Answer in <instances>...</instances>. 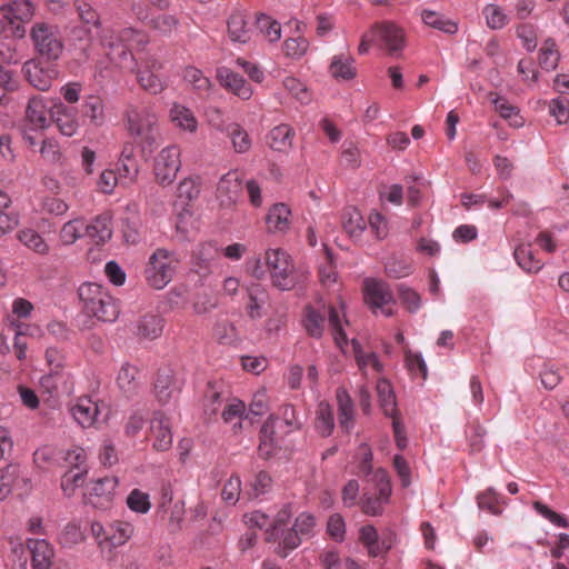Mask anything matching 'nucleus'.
I'll return each instance as SVG.
<instances>
[{"instance_id": "39", "label": "nucleus", "mask_w": 569, "mask_h": 569, "mask_svg": "<svg viewBox=\"0 0 569 569\" xmlns=\"http://www.w3.org/2000/svg\"><path fill=\"white\" fill-rule=\"evenodd\" d=\"M513 256L519 267L527 272H538L541 269L540 261L535 259L530 244L518 246Z\"/></svg>"}, {"instance_id": "30", "label": "nucleus", "mask_w": 569, "mask_h": 569, "mask_svg": "<svg viewBox=\"0 0 569 569\" xmlns=\"http://www.w3.org/2000/svg\"><path fill=\"white\" fill-rule=\"evenodd\" d=\"M86 234L92 238L96 243H104L112 234L110 218L108 216L97 217L90 224L86 226Z\"/></svg>"}, {"instance_id": "18", "label": "nucleus", "mask_w": 569, "mask_h": 569, "mask_svg": "<svg viewBox=\"0 0 569 569\" xmlns=\"http://www.w3.org/2000/svg\"><path fill=\"white\" fill-rule=\"evenodd\" d=\"M291 210L283 203H274L266 217V222L269 232H286L289 230L291 221Z\"/></svg>"}, {"instance_id": "53", "label": "nucleus", "mask_w": 569, "mask_h": 569, "mask_svg": "<svg viewBox=\"0 0 569 569\" xmlns=\"http://www.w3.org/2000/svg\"><path fill=\"white\" fill-rule=\"evenodd\" d=\"M360 540L365 543L371 556L377 557L381 553L382 548L380 547L378 532L373 526L367 525L360 529Z\"/></svg>"}, {"instance_id": "50", "label": "nucleus", "mask_w": 569, "mask_h": 569, "mask_svg": "<svg viewBox=\"0 0 569 569\" xmlns=\"http://www.w3.org/2000/svg\"><path fill=\"white\" fill-rule=\"evenodd\" d=\"M222 405V398L220 391L217 389L216 383L208 382L207 390L204 393L203 410L208 416H214L219 411Z\"/></svg>"}, {"instance_id": "11", "label": "nucleus", "mask_w": 569, "mask_h": 569, "mask_svg": "<svg viewBox=\"0 0 569 569\" xmlns=\"http://www.w3.org/2000/svg\"><path fill=\"white\" fill-rule=\"evenodd\" d=\"M179 391L173 371L169 368L159 369L153 383V393L160 405H167Z\"/></svg>"}, {"instance_id": "12", "label": "nucleus", "mask_w": 569, "mask_h": 569, "mask_svg": "<svg viewBox=\"0 0 569 569\" xmlns=\"http://www.w3.org/2000/svg\"><path fill=\"white\" fill-rule=\"evenodd\" d=\"M27 548L31 555L33 569H50L53 566L54 551L46 539H28Z\"/></svg>"}, {"instance_id": "64", "label": "nucleus", "mask_w": 569, "mask_h": 569, "mask_svg": "<svg viewBox=\"0 0 569 569\" xmlns=\"http://www.w3.org/2000/svg\"><path fill=\"white\" fill-rule=\"evenodd\" d=\"M151 27L162 34L171 33L179 24V20L171 14H160L150 21Z\"/></svg>"}, {"instance_id": "43", "label": "nucleus", "mask_w": 569, "mask_h": 569, "mask_svg": "<svg viewBox=\"0 0 569 569\" xmlns=\"http://www.w3.org/2000/svg\"><path fill=\"white\" fill-rule=\"evenodd\" d=\"M170 117L176 124L184 130L194 131L197 120L193 113L183 106L174 104L170 110Z\"/></svg>"}, {"instance_id": "44", "label": "nucleus", "mask_w": 569, "mask_h": 569, "mask_svg": "<svg viewBox=\"0 0 569 569\" xmlns=\"http://www.w3.org/2000/svg\"><path fill=\"white\" fill-rule=\"evenodd\" d=\"M280 538L282 540L276 548V553L281 558L288 557L289 551L298 548L301 543V536L292 527L286 531L281 529Z\"/></svg>"}, {"instance_id": "62", "label": "nucleus", "mask_w": 569, "mask_h": 569, "mask_svg": "<svg viewBox=\"0 0 569 569\" xmlns=\"http://www.w3.org/2000/svg\"><path fill=\"white\" fill-rule=\"evenodd\" d=\"M329 325L332 329L333 338L337 346L342 347V345H347V335L342 328L339 312L332 306L329 308Z\"/></svg>"}, {"instance_id": "19", "label": "nucleus", "mask_w": 569, "mask_h": 569, "mask_svg": "<svg viewBox=\"0 0 569 569\" xmlns=\"http://www.w3.org/2000/svg\"><path fill=\"white\" fill-rule=\"evenodd\" d=\"M329 72L338 81H350L357 77L355 59L348 53L335 54L329 66Z\"/></svg>"}, {"instance_id": "26", "label": "nucleus", "mask_w": 569, "mask_h": 569, "mask_svg": "<svg viewBox=\"0 0 569 569\" xmlns=\"http://www.w3.org/2000/svg\"><path fill=\"white\" fill-rule=\"evenodd\" d=\"M47 107L40 97L30 98L26 108V119L33 127V129H44L49 126V120L46 116Z\"/></svg>"}, {"instance_id": "27", "label": "nucleus", "mask_w": 569, "mask_h": 569, "mask_svg": "<svg viewBox=\"0 0 569 569\" xmlns=\"http://www.w3.org/2000/svg\"><path fill=\"white\" fill-rule=\"evenodd\" d=\"M377 393L379 398L380 408L387 417H398L396 395L388 380H379L377 383Z\"/></svg>"}, {"instance_id": "20", "label": "nucleus", "mask_w": 569, "mask_h": 569, "mask_svg": "<svg viewBox=\"0 0 569 569\" xmlns=\"http://www.w3.org/2000/svg\"><path fill=\"white\" fill-rule=\"evenodd\" d=\"M81 114L94 127H101L106 122L104 102L100 96L89 94L81 104Z\"/></svg>"}, {"instance_id": "10", "label": "nucleus", "mask_w": 569, "mask_h": 569, "mask_svg": "<svg viewBox=\"0 0 569 569\" xmlns=\"http://www.w3.org/2000/svg\"><path fill=\"white\" fill-rule=\"evenodd\" d=\"M128 130L132 136H141L157 126L158 119L154 113L148 109H138L129 106L126 110Z\"/></svg>"}, {"instance_id": "1", "label": "nucleus", "mask_w": 569, "mask_h": 569, "mask_svg": "<svg viewBox=\"0 0 569 569\" xmlns=\"http://www.w3.org/2000/svg\"><path fill=\"white\" fill-rule=\"evenodd\" d=\"M78 296L83 310L100 321L113 322L119 316L117 301L101 284L94 282L82 283L78 289Z\"/></svg>"}, {"instance_id": "38", "label": "nucleus", "mask_w": 569, "mask_h": 569, "mask_svg": "<svg viewBox=\"0 0 569 569\" xmlns=\"http://www.w3.org/2000/svg\"><path fill=\"white\" fill-rule=\"evenodd\" d=\"M256 28L270 41L276 42L281 37V26L277 20L264 13L257 14Z\"/></svg>"}, {"instance_id": "41", "label": "nucleus", "mask_w": 569, "mask_h": 569, "mask_svg": "<svg viewBox=\"0 0 569 569\" xmlns=\"http://www.w3.org/2000/svg\"><path fill=\"white\" fill-rule=\"evenodd\" d=\"M421 18L427 26L443 31L446 33L453 34L458 30V26L456 22L446 19L443 16L435 11L423 10L421 12Z\"/></svg>"}, {"instance_id": "35", "label": "nucleus", "mask_w": 569, "mask_h": 569, "mask_svg": "<svg viewBox=\"0 0 569 569\" xmlns=\"http://www.w3.org/2000/svg\"><path fill=\"white\" fill-rule=\"evenodd\" d=\"M489 97L491 98V102L493 103L496 111L499 112L502 118L510 120L511 126L520 127L522 124V119L518 116L519 110L517 107L510 104L503 97H493L492 92Z\"/></svg>"}, {"instance_id": "21", "label": "nucleus", "mask_w": 569, "mask_h": 569, "mask_svg": "<svg viewBox=\"0 0 569 569\" xmlns=\"http://www.w3.org/2000/svg\"><path fill=\"white\" fill-rule=\"evenodd\" d=\"M51 118L63 136L72 137L78 130V121L72 109L60 103L51 111Z\"/></svg>"}, {"instance_id": "6", "label": "nucleus", "mask_w": 569, "mask_h": 569, "mask_svg": "<svg viewBox=\"0 0 569 569\" xmlns=\"http://www.w3.org/2000/svg\"><path fill=\"white\" fill-rule=\"evenodd\" d=\"M181 166L180 150L177 146H169L160 151L154 159V177L159 184H171Z\"/></svg>"}, {"instance_id": "58", "label": "nucleus", "mask_w": 569, "mask_h": 569, "mask_svg": "<svg viewBox=\"0 0 569 569\" xmlns=\"http://www.w3.org/2000/svg\"><path fill=\"white\" fill-rule=\"evenodd\" d=\"M41 157L49 163L61 164L62 153L58 143L52 139H44L40 148Z\"/></svg>"}, {"instance_id": "37", "label": "nucleus", "mask_w": 569, "mask_h": 569, "mask_svg": "<svg viewBox=\"0 0 569 569\" xmlns=\"http://www.w3.org/2000/svg\"><path fill=\"white\" fill-rule=\"evenodd\" d=\"M292 517L291 503H286L277 513L274 520L267 528V541H277L280 539V531L288 525Z\"/></svg>"}, {"instance_id": "5", "label": "nucleus", "mask_w": 569, "mask_h": 569, "mask_svg": "<svg viewBox=\"0 0 569 569\" xmlns=\"http://www.w3.org/2000/svg\"><path fill=\"white\" fill-rule=\"evenodd\" d=\"M43 59L32 58L23 63L22 73L24 79L36 89L47 91L50 89L52 81L58 78L59 70L56 64L48 62L44 66Z\"/></svg>"}, {"instance_id": "59", "label": "nucleus", "mask_w": 569, "mask_h": 569, "mask_svg": "<svg viewBox=\"0 0 569 569\" xmlns=\"http://www.w3.org/2000/svg\"><path fill=\"white\" fill-rule=\"evenodd\" d=\"M327 533L338 542L345 540L346 523L340 513H333L329 517L327 522Z\"/></svg>"}, {"instance_id": "42", "label": "nucleus", "mask_w": 569, "mask_h": 569, "mask_svg": "<svg viewBox=\"0 0 569 569\" xmlns=\"http://www.w3.org/2000/svg\"><path fill=\"white\" fill-rule=\"evenodd\" d=\"M137 80L140 87L151 94H158L164 89V83L160 77L156 72H151L149 70L138 69Z\"/></svg>"}, {"instance_id": "51", "label": "nucleus", "mask_w": 569, "mask_h": 569, "mask_svg": "<svg viewBox=\"0 0 569 569\" xmlns=\"http://www.w3.org/2000/svg\"><path fill=\"white\" fill-rule=\"evenodd\" d=\"M18 239L28 248L32 249L38 253H47L48 246L43 238L34 230L27 229L18 233Z\"/></svg>"}, {"instance_id": "57", "label": "nucleus", "mask_w": 569, "mask_h": 569, "mask_svg": "<svg viewBox=\"0 0 569 569\" xmlns=\"http://www.w3.org/2000/svg\"><path fill=\"white\" fill-rule=\"evenodd\" d=\"M183 77L199 92H206L211 87L210 80L207 77L203 76L201 70H199V69H197L194 67H188L184 70V76Z\"/></svg>"}, {"instance_id": "7", "label": "nucleus", "mask_w": 569, "mask_h": 569, "mask_svg": "<svg viewBox=\"0 0 569 569\" xmlns=\"http://www.w3.org/2000/svg\"><path fill=\"white\" fill-rule=\"evenodd\" d=\"M370 33L377 42L385 46L390 54L401 51L405 47V34L401 28L391 21L376 22Z\"/></svg>"}, {"instance_id": "2", "label": "nucleus", "mask_w": 569, "mask_h": 569, "mask_svg": "<svg viewBox=\"0 0 569 569\" xmlns=\"http://www.w3.org/2000/svg\"><path fill=\"white\" fill-rule=\"evenodd\" d=\"M34 52L46 62L57 61L63 52L58 28L48 22H36L29 32Z\"/></svg>"}, {"instance_id": "24", "label": "nucleus", "mask_w": 569, "mask_h": 569, "mask_svg": "<svg viewBox=\"0 0 569 569\" xmlns=\"http://www.w3.org/2000/svg\"><path fill=\"white\" fill-rule=\"evenodd\" d=\"M139 370L134 366L128 363L123 365L119 371L117 383L127 398L134 397L139 389L140 383L138 381Z\"/></svg>"}, {"instance_id": "8", "label": "nucleus", "mask_w": 569, "mask_h": 569, "mask_svg": "<svg viewBox=\"0 0 569 569\" xmlns=\"http://www.w3.org/2000/svg\"><path fill=\"white\" fill-rule=\"evenodd\" d=\"M365 300L373 312H376L377 309H381L387 317L392 315L390 309H383L385 306L393 302L392 292L386 282L370 278L366 279Z\"/></svg>"}, {"instance_id": "15", "label": "nucleus", "mask_w": 569, "mask_h": 569, "mask_svg": "<svg viewBox=\"0 0 569 569\" xmlns=\"http://www.w3.org/2000/svg\"><path fill=\"white\" fill-rule=\"evenodd\" d=\"M218 78L221 84L237 94L243 100H248L252 96L250 84L238 73L228 68L218 70Z\"/></svg>"}, {"instance_id": "46", "label": "nucleus", "mask_w": 569, "mask_h": 569, "mask_svg": "<svg viewBox=\"0 0 569 569\" xmlns=\"http://www.w3.org/2000/svg\"><path fill=\"white\" fill-rule=\"evenodd\" d=\"M559 53L552 39H547L539 53V64L542 69L550 71L558 66Z\"/></svg>"}, {"instance_id": "17", "label": "nucleus", "mask_w": 569, "mask_h": 569, "mask_svg": "<svg viewBox=\"0 0 569 569\" xmlns=\"http://www.w3.org/2000/svg\"><path fill=\"white\" fill-rule=\"evenodd\" d=\"M0 12L8 22H28L33 17L34 8L30 0H10L1 6Z\"/></svg>"}, {"instance_id": "36", "label": "nucleus", "mask_w": 569, "mask_h": 569, "mask_svg": "<svg viewBox=\"0 0 569 569\" xmlns=\"http://www.w3.org/2000/svg\"><path fill=\"white\" fill-rule=\"evenodd\" d=\"M87 475L88 469H69L66 471L61 478V489L64 496L72 497L76 489L83 486Z\"/></svg>"}, {"instance_id": "45", "label": "nucleus", "mask_w": 569, "mask_h": 569, "mask_svg": "<svg viewBox=\"0 0 569 569\" xmlns=\"http://www.w3.org/2000/svg\"><path fill=\"white\" fill-rule=\"evenodd\" d=\"M18 465H8L0 471V501L4 500L16 488Z\"/></svg>"}, {"instance_id": "14", "label": "nucleus", "mask_w": 569, "mask_h": 569, "mask_svg": "<svg viewBox=\"0 0 569 569\" xmlns=\"http://www.w3.org/2000/svg\"><path fill=\"white\" fill-rule=\"evenodd\" d=\"M336 399L338 403V420L339 427L346 433H349L353 428V401L346 388L339 387L336 390Z\"/></svg>"}, {"instance_id": "22", "label": "nucleus", "mask_w": 569, "mask_h": 569, "mask_svg": "<svg viewBox=\"0 0 569 569\" xmlns=\"http://www.w3.org/2000/svg\"><path fill=\"white\" fill-rule=\"evenodd\" d=\"M293 136V129L289 124L282 123L270 130L267 143L274 151L288 152L292 147Z\"/></svg>"}, {"instance_id": "3", "label": "nucleus", "mask_w": 569, "mask_h": 569, "mask_svg": "<svg viewBox=\"0 0 569 569\" xmlns=\"http://www.w3.org/2000/svg\"><path fill=\"white\" fill-rule=\"evenodd\" d=\"M266 266L271 274L272 284L280 290H291L299 278L291 257L282 249H269L264 254Z\"/></svg>"}, {"instance_id": "34", "label": "nucleus", "mask_w": 569, "mask_h": 569, "mask_svg": "<svg viewBox=\"0 0 569 569\" xmlns=\"http://www.w3.org/2000/svg\"><path fill=\"white\" fill-rule=\"evenodd\" d=\"M342 227L349 236L359 237L366 229V221L356 208L349 207L343 211Z\"/></svg>"}, {"instance_id": "9", "label": "nucleus", "mask_w": 569, "mask_h": 569, "mask_svg": "<svg viewBox=\"0 0 569 569\" xmlns=\"http://www.w3.org/2000/svg\"><path fill=\"white\" fill-rule=\"evenodd\" d=\"M118 480L113 477H104L93 482L89 492L84 496L86 502L96 509L107 510L111 507Z\"/></svg>"}, {"instance_id": "60", "label": "nucleus", "mask_w": 569, "mask_h": 569, "mask_svg": "<svg viewBox=\"0 0 569 569\" xmlns=\"http://www.w3.org/2000/svg\"><path fill=\"white\" fill-rule=\"evenodd\" d=\"M60 449L44 446L34 451L33 460L38 466L43 463L60 466Z\"/></svg>"}, {"instance_id": "25", "label": "nucleus", "mask_w": 569, "mask_h": 569, "mask_svg": "<svg viewBox=\"0 0 569 569\" xmlns=\"http://www.w3.org/2000/svg\"><path fill=\"white\" fill-rule=\"evenodd\" d=\"M315 428L321 437L327 438L331 436L335 429V417L333 409L329 402H319L316 411Z\"/></svg>"}, {"instance_id": "61", "label": "nucleus", "mask_w": 569, "mask_h": 569, "mask_svg": "<svg viewBox=\"0 0 569 569\" xmlns=\"http://www.w3.org/2000/svg\"><path fill=\"white\" fill-rule=\"evenodd\" d=\"M241 492V480L238 476H231L224 483L221 498L223 501L230 505H236Z\"/></svg>"}, {"instance_id": "31", "label": "nucleus", "mask_w": 569, "mask_h": 569, "mask_svg": "<svg viewBox=\"0 0 569 569\" xmlns=\"http://www.w3.org/2000/svg\"><path fill=\"white\" fill-rule=\"evenodd\" d=\"M71 413L79 425L88 427L93 423L98 408L91 400L80 399L79 402L71 408Z\"/></svg>"}, {"instance_id": "16", "label": "nucleus", "mask_w": 569, "mask_h": 569, "mask_svg": "<svg viewBox=\"0 0 569 569\" xmlns=\"http://www.w3.org/2000/svg\"><path fill=\"white\" fill-rule=\"evenodd\" d=\"M242 190L241 181L236 173H227L221 177L217 186V194L221 203L230 206L237 202Z\"/></svg>"}, {"instance_id": "28", "label": "nucleus", "mask_w": 569, "mask_h": 569, "mask_svg": "<svg viewBox=\"0 0 569 569\" xmlns=\"http://www.w3.org/2000/svg\"><path fill=\"white\" fill-rule=\"evenodd\" d=\"M133 527L129 522L116 521L107 528L106 541L111 547H119L124 545L132 536Z\"/></svg>"}, {"instance_id": "63", "label": "nucleus", "mask_w": 569, "mask_h": 569, "mask_svg": "<svg viewBox=\"0 0 569 569\" xmlns=\"http://www.w3.org/2000/svg\"><path fill=\"white\" fill-rule=\"evenodd\" d=\"M127 505L132 511L140 513H146L151 507L148 495L139 489L130 492L127 498Z\"/></svg>"}, {"instance_id": "47", "label": "nucleus", "mask_w": 569, "mask_h": 569, "mask_svg": "<svg viewBox=\"0 0 569 569\" xmlns=\"http://www.w3.org/2000/svg\"><path fill=\"white\" fill-rule=\"evenodd\" d=\"M74 8L78 12L81 24L91 27L96 29V31L100 29V16L91 4L87 2H74Z\"/></svg>"}, {"instance_id": "23", "label": "nucleus", "mask_w": 569, "mask_h": 569, "mask_svg": "<svg viewBox=\"0 0 569 569\" xmlns=\"http://www.w3.org/2000/svg\"><path fill=\"white\" fill-rule=\"evenodd\" d=\"M228 34L233 42L247 43L251 40V29L248 26L246 16L240 12L230 14L228 21Z\"/></svg>"}, {"instance_id": "13", "label": "nucleus", "mask_w": 569, "mask_h": 569, "mask_svg": "<svg viewBox=\"0 0 569 569\" xmlns=\"http://www.w3.org/2000/svg\"><path fill=\"white\" fill-rule=\"evenodd\" d=\"M151 431L154 435L153 448L157 451H167L172 445V433L169 419L162 411H156L151 420Z\"/></svg>"}, {"instance_id": "40", "label": "nucleus", "mask_w": 569, "mask_h": 569, "mask_svg": "<svg viewBox=\"0 0 569 569\" xmlns=\"http://www.w3.org/2000/svg\"><path fill=\"white\" fill-rule=\"evenodd\" d=\"M249 302L247 311L250 318L257 319L261 317V308L266 303L267 292L260 284H253L248 289Z\"/></svg>"}, {"instance_id": "54", "label": "nucleus", "mask_w": 569, "mask_h": 569, "mask_svg": "<svg viewBox=\"0 0 569 569\" xmlns=\"http://www.w3.org/2000/svg\"><path fill=\"white\" fill-rule=\"evenodd\" d=\"M499 493L493 488H488L485 492L477 496L478 507L482 510H487L492 515H499L501 511L497 507L499 502Z\"/></svg>"}, {"instance_id": "32", "label": "nucleus", "mask_w": 569, "mask_h": 569, "mask_svg": "<svg viewBox=\"0 0 569 569\" xmlns=\"http://www.w3.org/2000/svg\"><path fill=\"white\" fill-rule=\"evenodd\" d=\"M162 319L158 315H144L138 322L137 335L147 339H156L162 332Z\"/></svg>"}, {"instance_id": "4", "label": "nucleus", "mask_w": 569, "mask_h": 569, "mask_svg": "<svg viewBox=\"0 0 569 569\" xmlns=\"http://www.w3.org/2000/svg\"><path fill=\"white\" fill-rule=\"evenodd\" d=\"M178 262L173 252L157 249L144 270L148 284L158 290L164 288L173 279Z\"/></svg>"}, {"instance_id": "33", "label": "nucleus", "mask_w": 569, "mask_h": 569, "mask_svg": "<svg viewBox=\"0 0 569 569\" xmlns=\"http://www.w3.org/2000/svg\"><path fill=\"white\" fill-rule=\"evenodd\" d=\"M303 326L312 338H321L325 329V316L311 306L305 308Z\"/></svg>"}, {"instance_id": "55", "label": "nucleus", "mask_w": 569, "mask_h": 569, "mask_svg": "<svg viewBox=\"0 0 569 569\" xmlns=\"http://www.w3.org/2000/svg\"><path fill=\"white\" fill-rule=\"evenodd\" d=\"M371 481L375 482L376 489L379 493V499L388 501L391 495V483L388 472L379 468L372 473Z\"/></svg>"}, {"instance_id": "48", "label": "nucleus", "mask_w": 569, "mask_h": 569, "mask_svg": "<svg viewBox=\"0 0 569 569\" xmlns=\"http://www.w3.org/2000/svg\"><path fill=\"white\" fill-rule=\"evenodd\" d=\"M63 461L69 466V469L81 470L88 469L87 467V453L82 448H74L72 450H61L60 452V462Z\"/></svg>"}, {"instance_id": "49", "label": "nucleus", "mask_w": 569, "mask_h": 569, "mask_svg": "<svg viewBox=\"0 0 569 569\" xmlns=\"http://www.w3.org/2000/svg\"><path fill=\"white\" fill-rule=\"evenodd\" d=\"M201 182L199 178H186L183 179L177 189V196L179 199L190 202L197 199L200 194Z\"/></svg>"}, {"instance_id": "56", "label": "nucleus", "mask_w": 569, "mask_h": 569, "mask_svg": "<svg viewBox=\"0 0 569 569\" xmlns=\"http://www.w3.org/2000/svg\"><path fill=\"white\" fill-rule=\"evenodd\" d=\"M549 112L559 124L566 123L569 120V99L562 96L552 99Z\"/></svg>"}, {"instance_id": "52", "label": "nucleus", "mask_w": 569, "mask_h": 569, "mask_svg": "<svg viewBox=\"0 0 569 569\" xmlns=\"http://www.w3.org/2000/svg\"><path fill=\"white\" fill-rule=\"evenodd\" d=\"M308 48L309 41L305 37L288 38L283 42L284 54L291 59H300Z\"/></svg>"}, {"instance_id": "29", "label": "nucleus", "mask_w": 569, "mask_h": 569, "mask_svg": "<svg viewBox=\"0 0 569 569\" xmlns=\"http://www.w3.org/2000/svg\"><path fill=\"white\" fill-rule=\"evenodd\" d=\"M232 142V147L238 153H246L251 148L249 133L236 122L229 123L223 129Z\"/></svg>"}]
</instances>
